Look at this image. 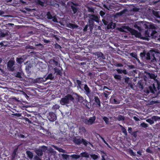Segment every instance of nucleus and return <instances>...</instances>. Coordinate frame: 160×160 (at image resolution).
Instances as JSON below:
<instances>
[{
  "label": "nucleus",
  "instance_id": "obj_1",
  "mask_svg": "<svg viewBox=\"0 0 160 160\" xmlns=\"http://www.w3.org/2000/svg\"><path fill=\"white\" fill-rule=\"evenodd\" d=\"M141 91L145 94H153L155 97L160 94V79H155L153 82H148L144 79H141Z\"/></svg>",
  "mask_w": 160,
  "mask_h": 160
},
{
  "label": "nucleus",
  "instance_id": "obj_2",
  "mask_svg": "<svg viewBox=\"0 0 160 160\" xmlns=\"http://www.w3.org/2000/svg\"><path fill=\"white\" fill-rule=\"evenodd\" d=\"M157 34V32L155 30L147 29L145 32V37H142L141 34V39L148 41L149 40L148 38L150 37L151 36L152 38L155 37H156Z\"/></svg>",
  "mask_w": 160,
  "mask_h": 160
},
{
  "label": "nucleus",
  "instance_id": "obj_3",
  "mask_svg": "<svg viewBox=\"0 0 160 160\" xmlns=\"http://www.w3.org/2000/svg\"><path fill=\"white\" fill-rule=\"evenodd\" d=\"M156 55L157 54L155 52L154 53H152L151 55L149 52L146 54L145 52H143L142 53L141 52V57H145V58L147 60H150L151 59V61L154 62L157 61L155 57Z\"/></svg>",
  "mask_w": 160,
  "mask_h": 160
},
{
  "label": "nucleus",
  "instance_id": "obj_4",
  "mask_svg": "<svg viewBox=\"0 0 160 160\" xmlns=\"http://www.w3.org/2000/svg\"><path fill=\"white\" fill-rule=\"evenodd\" d=\"M74 100V98L72 95L71 94H68L61 99L60 102L62 105H64L68 104L70 101H72Z\"/></svg>",
  "mask_w": 160,
  "mask_h": 160
},
{
  "label": "nucleus",
  "instance_id": "obj_5",
  "mask_svg": "<svg viewBox=\"0 0 160 160\" xmlns=\"http://www.w3.org/2000/svg\"><path fill=\"white\" fill-rule=\"evenodd\" d=\"M84 89L85 94L89 97V98L90 99H93V95L91 93V90L87 84H85L84 85Z\"/></svg>",
  "mask_w": 160,
  "mask_h": 160
},
{
  "label": "nucleus",
  "instance_id": "obj_6",
  "mask_svg": "<svg viewBox=\"0 0 160 160\" xmlns=\"http://www.w3.org/2000/svg\"><path fill=\"white\" fill-rule=\"evenodd\" d=\"M96 119V117L94 116L92 117H91L88 119L85 118L83 119V122L87 125H91L95 123Z\"/></svg>",
  "mask_w": 160,
  "mask_h": 160
},
{
  "label": "nucleus",
  "instance_id": "obj_7",
  "mask_svg": "<svg viewBox=\"0 0 160 160\" xmlns=\"http://www.w3.org/2000/svg\"><path fill=\"white\" fill-rule=\"evenodd\" d=\"M141 23H142L144 27L146 29L152 30L156 29L155 27L153 24H150L148 22H145L141 21Z\"/></svg>",
  "mask_w": 160,
  "mask_h": 160
},
{
  "label": "nucleus",
  "instance_id": "obj_8",
  "mask_svg": "<svg viewBox=\"0 0 160 160\" xmlns=\"http://www.w3.org/2000/svg\"><path fill=\"white\" fill-rule=\"evenodd\" d=\"M127 29L132 35H135L136 38H140V32L128 27H127Z\"/></svg>",
  "mask_w": 160,
  "mask_h": 160
},
{
  "label": "nucleus",
  "instance_id": "obj_9",
  "mask_svg": "<svg viewBox=\"0 0 160 160\" xmlns=\"http://www.w3.org/2000/svg\"><path fill=\"white\" fill-rule=\"evenodd\" d=\"M47 118L51 122L55 121L57 118L56 114L52 112H50L47 115Z\"/></svg>",
  "mask_w": 160,
  "mask_h": 160
},
{
  "label": "nucleus",
  "instance_id": "obj_10",
  "mask_svg": "<svg viewBox=\"0 0 160 160\" xmlns=\"http://www.w3.org/2000/svg\"><path fill=\"white\" fill-rule=\"evenodd\" d=\"M159 117L154 116L151 118L147 119L146 121L150 124H152L154 123V121H156L159 120Z\"/></svg>",
  "mask_w": 160,
  "mask_h": 160
},
{
  "label": "nucleus",
  "instance_id": "obj_11",
  "mask_svg": "<svg viewBox=\"0 0 160 160\" xmlns=\"http://www.w3.org/2000/svg\"><path fill=\"white\" fill-rule=\"evenodd\" d=\"M89 18L92 19L94 22L99 23L100 21V17L98 15H96L94 14H89Z\"/></svg>",
  "mask_w": 160,
  "mask_h": 160
},
{
  "label": "nucleus",
  "instance_id": "obj_12",
  "mask_svg": "<svg viewBox=\"0 0 160 160\" xmlns=\"http://www.w3.org/2000/svg\"><path fill=\"white\" fill-rule=\"evenodd\" d=\"M15 64V61L10 60L8 62L7 68L9 71H13L14 70V67H13Z\"/></svg>",
  "mask_w": 160,
  "mask_h": 160
},
{
  "label": "nucleus",
  "instance_id": "obj_13",
  "mask_svg": "<svg viewBox=\"0 0 160 160\" xmlns=\"http://www.w3.org/2000/svg\"><path fill=\"white\" fill-rule=\"evenodd\" d=\"M110 101L112 103L115 104H118L120 103V101L116 97L113 96L110 99Z\"/></svg>",
  "mask_w": 160,
  "mask_h": 160
},
{
  "label": "nucleus",
  "instance_id": "obj_14",
  "mask_svg": "<svg viewBox=\"0 0 160 160\" xmlns=\"http://www.w3.org/2000/svg\"><path fill=\"white\" fill-rule=\"evenodd\" d=\"M72 141L76 145H79L82 143L81 139L80 138H77L76 137L73 138Z\"/></svg>",
  "mask_w": 160,
  "mask_h": 160
},
{
  "label": "nucleus",
  "instance_id": "obj_15",
  "mask_svg": "<svg viewBox=\"0 0 160 160\" xmlns=\"http://www.w3.org/2000/svg\"><path fill=\"white\" fill-rule=\"evenodd\" d=\"M94 101L96 103L95 104L99 107L101 106V102L98 97L95 96L94 98Z\"/></svg>",
  "mask_w": 160,
  "mask_h": 160
},
{
  "label": "nucleus",
  "instance_id": "obj_16",
  "mask_svg": "<svg viewBox=\"0 0 160 160\" xmlns=\"http://www.w3.org/2000/svg\"><path fill=\"white\" fill-rule=\"evenodd\" d=\"M35 152L39 157L42 156L43 155V151L42 149H38L35 151Z\"/></svg>",
  "mask_w": 160,
  "mask_h": 160
},
{
  "label": "nucleus",
  "instance_id": "obj_17",
  "mask_svg": "<svg viewBox=\"0 0 160 160\" xmlns=\"http://www.w3.org/2000/svg\"><path fill=\"white\" fill-rule=\"evenodd\" d=\"M116 27V24L112 22L110 23L107 26V28L108 29L110 28L114 29Z\"/></svg>",
  "mask_w": 160,
  "mask_h": 160
},
{
  "label": "nucleus",
  "instance_id": "obj_18",
  "mask_svg": "<svg viewBox=\"0 0 160 160\" xmlns=\"http://www.w3.org/2000/svg\"><path fill=\"white\" fill-rule=\"evenodd\" d=\"M34 82L35 83H42L43 82V79L42 78H37L34 80Z\"/></svg>",
  "mask_w": 160,
  "mask_h": 160
},
{
  "label": "nucleus",
  "instance_id": "obj_19",
  "mask_svg": "<svg viewBox=\"0 0 160 160\" xmlns=\"http://www.w3.org/2000/svg\"><path fill=\"white\" fill-rule=\"evenodd\" d=\"M49 63L50 64L54 65L55 66H57L58 65V62L54 59L50 60Z\"/></svg>",
  "mask_w": 160,
  "mask_h": 160
},
{
  "label": "nucleus",
  "instance_id": "obj_20",
  "mask_svg": "<svg viewBox=\"0 0 160 160\" xmlns=\"http://www.w3.org/2000/svg\"><path fill=\"white\" fill-rule=\"evenodd\" d=\"M54 70L55 72L57 73V75H59L60 76H62V72L58 68H54Z\"/></svg>",
  "mask_w": 160,
  "mask_h": 160
},
{
  "label": "nucleus",
  "instance_id": "obj_21",
  "mask_svg": "<svg viewBox=\"0 0 160 160\" xmlns=\"http://www.w3.org/2000/svg\"><path fill=\"white\" fill-rule=\"evenodd\" d=\"M98 58L99 59H103L104 58L103 53L101 52H98L97 54Z\"/></svg>",
  "mask_w": 160,
  "mask_h": 160
},
{
  "label": "nucleus",
  "instance_id": "obj_22",
  "mask_svg": "<svg viewBox=\"0 0 160 160\" xmlns=\"http://www.w3.org/2000/svg\"><path fill=\"white\" fill-rule=\"evenodd\" d=\"M78 26L77 24H73L71 23H69L68 25V27L72 29L77 28Z\"/></svg>",
  "mask_w": 160,
  "mask_h": 160
},
{
  "label": "nucleus",
  "instance_id": "obj_23",
  "mask_svg": "<svg viewBox=\"0 0 160 160\" xmlns=\"http://www.w3.org/2000/svg\"><path fill=\"white\" fill-rule=\"evenodd\" d=\"M76 82L77 83V87L79 88L80 89H82L81 86H82V81L78 79L76 80Z\"/></svg>",
  "mask_w": 160,
  "mask_h": 160
},
{
  "label": "nucleus",
  "instance_id": "obj_24",
  "mask_svg": "<svg viewBox=\"0 0 160 160\" xmlns=\"http://www.w3.org/2000/svg\"><path fill=\"white\" fill-rule=\"evenodd\" d=\"M18 150V148H16L14 150L12 153V159H14L16 156V153Z\"/></svg>",
  "mask_w": 160,
  "mask_h": 160
},
{
  "label": "nucleus",
  "instance_id": "obj_25",
  "mask_svg": "<svg viewBox=\"0 0 160 160\" xmlns=\"http://www.w3.org/2000/svg\"><path fill=\"white\" fill-rule=\"evenodd\" d=\"M112 75L115 79L119 80H121V77L120 75L117 74L115 73L113 74Z\"/></svg>",
  "mask_w": 160,
  "mask_h": 160
},
{
  "label": "nucleus",
  "instance_id": "obj_26",
  "mask_svg": "<svg viewBox=\"0 0 160 160\" xmlns=\"http://www.w3.org/2000/svg\"><path fill=\"white\" fill-rule=\"evenodd\" d=\"M26 153L28 155V157L30 159H32L33 157V154L30 151H27L26 152Z\"/></svg>",
  "mask_w": 160,
  "mask_h": 160
},
{
  "label": "nucleus",
  "instance_id": "obj_27",
  "mask_svg": "<svg viewBox=\"0 0 160 160\" xmlns=\"http://www.w3.org/2000/svg\"><path fill=\"white\" fill-rule=\"evenodd\" d=\"M117 119L119 121L122 120L124 121L125 120V118L124 116L122 115H119L117 117Z\"/></svg>",
  "mask_w": 160,
  "mask_h": 160
},
{
  "label": "nucleus",
  "instance_id": "obj_28",
  "mask_svg": "<svg viewBox=\"0 0 160 160\" xmlns=\"http://www.w3.org/2000/svg\"><path fill=\"white\" fill-rule=\"evenodd\" d=\"M80 154L82 157L88 158L89 157V154L86 152L81 153Z\"/></svg>",
  "mask_w": 160,
  "mask_h": 160
},
{
  "label": "nucleus",
  "instance_id": "obj_29",
  "mask_svg": "<svg viewBox=\"0 0 160 160\" xmlns=\"http://www.w3.org/2000/svg\"><path fill=\"white\" fill-rule=\"evenodd\" d=\"M20 118L24 120L25 122H28L29 123H32V122L27 118L22 116V117Z\"/></svg>",
  "mask_w": 160,
  "mask_h": 160
},
{
  "label": "nucleus",
  "instance_id": "obj_30",
  "mask_svg": "<svg viewBox=\"0 0 160 160\" xmlns=\"http://www.w3.org/2000/svg\"><path fill=\"white\" fill-rule=\"evenodd\" d=\"M16 61L19 64H22L24 61V60L23 58H16Z\"/></svg>",
  "mask_w": 160,
  "mask_h": 160
},
{
  "label": "nucleus",
  "instance_id": "obj_31",
  "mask_svg": "<svg viewBox=\"0 0 160 160\" xmlns=\"http://www.w3.org/2000/svg\"><path fill=\"white\" fill-rule=\"evenodd\" d=\"M120 126L121 128V130L122 132L125 135H127V131L126 129L121 125H120Z\"/></svg>",
  "mask_w": 160,
  "mask_h": 160
},
{
  "label": "nucleus",
  "instance_id": "obj_32",
  "mask_svg": "<svg viewBox=\"0 0 160 160\" xmlns=\"http://www.w3.org/2000/svg\"><path fill=\"white\" fill-rule=\"evenodd\" d=\"M79 132L82 133H84L86 131V130L85 128L83 127H80L79 128Z\"/></svg>",
  "mask_w": 160,
  "mask_h": 160
},
{
  "label": "nucleus",
  "instance_id": "obj_33",
  "mask_svg": "<svg viewBox=\"0 0 160 160\" xmlns=\"http://www.w3.org/2000/svg\"><path fill=\"white\" fill-rule=\"evenodd\" d=\"M81 141L82 143L85 146H87L88 144V142L85 139H83V138H82Z\"/></svg>",
  "mask_w": 160,
  "mask_h": 160
},
{
  "label": "nucleus",
  "instance_id": "obj_34",
  "mask_svg": "<svg viewBox=\"0 0 160 160\" xmlns=\"http://www.w3.org/2000/svg\"><path fill=\"white\" fill-rule=\"evenodd\" d=\"M71 8L74 14H75L78 11V8L76 7L73 6H71Z\"/></svg>",
  "mask_w": 160,
  "mask_h": 160
},
{
  "label": "nucleus",
  "instance_id": "obj_35",
  "mask_svg": "<svg viewBox=\"0 0 160 160\" xmlns=\"http://www.w3.org/2000/svg\"><path fill=\"white\" fill-rule=\"evenodd\" d=\"M47 18L49 19L52 18V16L50 12H48L47 13Z\"/></svg>",
  "mask_w": 160,
  "mask_h": 160
},
{
  "label": "nucleus",
  "instance_id": "obj_36",
  "mask_svg": "<svg viewBox=\"0 0 160 160\" xmlns=\"http://www.w3.org/2000/svg\"><path fill=\"white\" fill-rule=\"evenodd\" d=\"M54 77L53 76L52 73L49 74L46 77L47 79L52 80L53 79Z\"/></svg>",
  "mask_w": 160,
  "mask_h": 160
},
{
  "label": "nucleus",
  "instance_id": "obj_37",
  "mask_svg": "<svg viewBox=\"0 0 160 160\" xmlns=\"http://www.w3.org/2000/svg\"><path fill=\"white\" fill-rule=\"evenodd\" d=\"M37 4L38 5H40L42 6H44V2L40 0H37Z\"/></svg>",
  "mask_w": 160,
  "mask_h": 160
},
{
  "label": "nucleus",
  "instance_id": "obj_38",
  "mask_svg": "<svg viewBox=\"0 0 160 160\" xmlns=\"http://www.w3.org/2000/svg\"><path fill=\"white\" fill-rule=\"evenodd\" d=\"M131 56L134 58L137 59V60L138 61V62H139L140 63V61L139 60V59L137 58V55L136 54L133 53H131Z\"/></svg>",
  "mask_w": 160,
  "mask_h": 160
},
{
  "label": "nucleus",
  "instance_id": "obj_39",
  "mask_svg": "<svg viewBox=\"0 0 160 160\" xmlns=\"http://www.w3.org/2000/svg\"><path fill=\"white\" fill-rule=\"evenodd\" d=\"M153 14L154 16L157 18H160V16L159 15L158 12L157 11H153Z\"/></svg>",
  "mask_w": 160,
  "mask_h": 160
},
{
  "label": "nucleus",
  "instance_id": "obj_40",
  "mask_svg": "<svg viewBox=\"0 0 160 160\" xmlns=\"http://www.w3.org/2000/svg\"><path fill=\"white\" fill-rule=\"evenodd\" d=\"M71 157L72 158L77 159L80 157V156L77 154H73L71 156Z\"/></svg>",
  "mask_w": 160,
  "mask_h": 160
},
{
  "label": "nucleus",
  "instance_id": "obj_41",
  "mask_svg": "<svg viewBox=\"0 0 160 160\" xmlns=\"http://www.w3.org/2000/svg\"><path fill=\"white\" fill-rule=\"evenodd\" d=\"M89 26H94V22L89 18L88 20Z\"/></svg>",
  "mask_w": 160,
  "mask_h": 160
},
{
  "label": "nucleus",
  "instance_id": "obj_42",
  "mask_svg": "<svg viewBox=\"0 0 160 160\" xmlns=\"http://www.w3.org/2000/svg\"><path fill=\"white\" fill-rule=\"evenodd\" d=\"M101 153L102 160H106L105 157L106 156V153H105L103 151H101Z\"/></svg>",
  "mask_w": 160,
  "mask_h": 160
},
{
  "label": "nucleus",
  "instance_id": "obj_43",
  "mask_svg": "<svg viewBox=\"0 0 160 160\" xmlns=\"http://www.w3.org/2000/svg\"><path fill=\"white\" fill-rule=\"evenodd\" d=\"M22 74L21 72H18L16 73L15 76L17 78H22Z\"/></svg>",
  "mask_w": 160,
  "mask_h": 160
},
{
  "label": "nucleus",
  "instance_id": "obj_44",
  "mask_svg": "<svg viewBox=\"0 0 160 160\" xmlns=\"http://www.w3.org/2000/svg\"><path fill=\"white\" fill-rule=\"evenodd\" d=\"M103 119L106 124H108L109 123V119L107 117H104L103 118Z\"/></svg>",
  "mask_w": 160,
  "mask_h": 160
},
{
  "label": "nucleus",
  "instance_id": "obj_45",
  "mask_svg": "<svg viewBox=\"0 0 160 160\" xmlns=\"http://www.w3.org/2000/svg\"><path fill=\"white\" fill-rule=\"evenodd\" d=\"M62 156L63 159L67 160L68 158L69 155L66 154H62Z\"/></svg>",
  "mask_w": 160,
  "mask_h": 160
},
{
  "label": "nucleus",
  "instance_id": "obj_46",
  "mask_svg": "<svg viewBox=\"0 0 160 160\" xmlns=\"http://www.w3.org/2000/svg\"><path fill=\"white\" fill-rule=\"evenodd\" d=\"M88 11L89 12H92L93 13L94 12V10L92 8H90L89 7H88Z\"/></svg>",
  "mask_w": 160,
  "mask_h": 160
},
{
  "label": "nucleus",
  "instance_id": "obj_47",
  "mask_svg": "<svg viewBox=\"0 0 160 160\" xmlns=\"http://www.w3.org/2000/svg\"><path fill=\"white\" fill-rule=\"evenodd\" d=\"M78 99V101L81 102L84 100L83 97L81 96H79Z\"/></svg>",
  "mask_w": 160,
  "mask_h": 160
},
{
  "label": "nucleus",
  "instance_id": "obj_48",
  "mask_svg": "<svg viewBox=\"0 0 160 160\" xmlns=\"http://www.w3.org/2000/svg\"><path fill=\"white\" fill-rule=\"evenodd\" d=\"M141 126L144 128H147L148 127V125L144 122L141 123Z\"/></svg>",
  "mask_w": 160,
  "mask_h": 160
},
{
  "label": "nucleus",
  "instance_id": "obj_49",
  "mask_svg": "<svg viewBox=\"0 0 160 160\" xmlns=\"http://www.w3.org/2000/svg\"><path fill=\"white\" fill-rule=\"evenodd\" d=\"M158 103V101L152 100L150 101L149 102V104L151 105H152L154 104H156Z\"/></svg>",
  "mask_w": 160,
  "mask_h": 160
},
{
  "label": "nucleus",
  "instance_id": "obj_50",
  "mask_svg": "<svg viewBox=\"0 0 160 160\" xmlns=\"http://www.w3.org/2000/svg\"><path fill=\"white\" fill-rule=\"evenodd\" d=\"M137 131L132 132L131 133V134L135 138H136L137 137Z\"/></svg>",
  "mask_w": 160,
  "mask_h": 160
},
{
  "label": "nucleus",
  "instance_id": "obj_51",
  "mask_svg": "<svg viewBox=\"0 0 160 160\" xmlns=\"http://www.w3.org/2000/svg\"><path fill=\"white\" fill-rule=\"evenodd\" d=\"M155 128L157 129H160V122L156 124L155 125Z\"/></svg>",
  "mask_w": 160,
  "mask_h": 160
},
{
  "label": "nucleus",
  "instance_id": "obj_52",
  "mask_svg": "<svg viewBox=\"0 0 160 160\" xmlns=\"http://www.w3.org/2000/svg\"><path fill=\"white\" fill-rule=\"evenodd\" d=\"M52 37L54 38L57 41H58L59 40V38L56 35L53 34L52 35Z\"/></svg>",
  "mask_w": 160,
  "mask_h": 160
},
{
  "label": "nucleus",
  "instance_id": "obj_53",
  "mask_svg": "<svg viewBox=\"0 0 160 160\" xmlns=\"http://www.w3.org/2000/svg\"><path fill=\"white\" fill-rule=\"evenodd\" d=\"M55 48L57 49H60L61 48V46L56 43L55 44Z\"/></svg>",
  "mask_w": 160,
  "mask_h": 160
},
{
  "label": "nucleus",
  "instance_id": "obj_54",
  "mask_svg": "<svg viewBox=\"0 0 160 160\" xmlns=\"http://www.w3.org/2000/svg\"><path fill=\"white\" fill-rule=\"evenodd\" d=\"M129 80V78L127 77L124 78V82L127 83H128Z\"/></svg>",
  "mask_w": 160,
  "mask_h": 160
},
{
  "label": "nucleus",
  "instance_id": "obj_55",
  "mask_svg": "<svg viewBox=\"0 0 160 160\" xmlns=\"http://www.w3.org/2000/svg\"><path fill=\"white\" fill-rule=\"evenodd\" d=\"M88 27L89 25H85L83 29V31L85 32H86L88 30Z\"/></svg>",
  "mask_w": 160,
  "mask_h": 160
},
{
  "label": "nucleus",
  "instance_id": "obj_56",
  "mask_svg": "<svg viewBox=\"0 0 160 160\" xmlns=\"http://www.w3.org/2000/svg\"><path fill=\"white\" fill-rule=\"evenodd\" d=\"M82 102L83 103V104L84 105L86 106L87 105V104L88 103V102L86 100H84Z\"/></svg>",
  "mask_w": 160,
  "mask_h": 160
},
{
  "label": "nucleus",
  "instance_id": "obj_57",
  "mask_svg": "<svg viewBox=\"0 0 160 160\" xmlns=\"http://www.w3.org/2000/svg\"><path fill=\"white\" fill-rule=\"evenodd\" d=\"M34 160H42L40 158H39L38 156L36 155L35 156L34 158Z\"/></svg>",
  "mask_w": 160,
  "mask_h": 160
},
{
  "label": "nucleus",
  "instance_id": "obj_58",
  "mask_svg": "<svg viewBox=\"0 0 160 160\" xmlns=\"http://www.w3.org/2000/svg\"><path fill=\"white\" fill-rule=\"evenodd\" d=\"M68 85L69 86L71 87L72 86V82L69 80L68 81Z\"/></svg>",
  "mask_w": 160,
  "mask_h": 160
},
{
  "label": "nucleus",
  "instance_id": "obj_59",
  "mask_svg": "<svg viewBox=\"0 0 160 160\" xmlns=\"http://www.w3.org/2000/svg\"><path fill=\"white\" fill-rule=\"evenodd\" d=\"M99 13L100 15L102 17L105 14V13L102 11H101Z\"/></svg>",
  "mask_w": 160,
  "mask_h": 160
},
{
  "label": "nucleus",
  "instance_id": "obj_60",
  "mask_svg": "<svg viewBox=\"0 0 160 160\" xmlns=\"http://www.w3.org/2000/svg\"><path fill=\"white\" fill-rule=\"evenodd\" d=\"M92 157L94 159H96L98 158V156L97 155L94 154L92 155Z\"/></svg>",
  "mask_w": 160,
  "mask_h": 160
},
{
  "label": "nucleus",
  "instance_id": "obj_61",
  "mask_svg": "<svg viewBox=\"0 0 160 160\" xmlns=\"http://www.w3.org/2000/svg\"><path fill=\"white\" fill-rule=\"evenodd\" d=\"M118 73L120 74L122 73V70L120 69H117L116 70Z\"/></svg>",
  "mask_w": 160,
  "mask_h": 160
},
{
  "label": "nucleus",
  "instance_id": "obj_62",
  "mask_svg": "<svg viewBox=\"0 0 160 160\" xmlns=\"http://www.w3.org/2000/svg\"><path fill=\"white\" fill-rule=\"evenodd\" d=\"M116 66L118 67H122L123 66V65L121 63H117Z\"/></svg>",
  "mask_w": 160,
  "mask_h": 160
},
{
  "label": "nucleus",
  "instance_id": "obj_63",
  "mask_svg": "<svg viewBox=\"0 0 160 160\" xmlns=\"http://www.w3.org/2000/svg\"><path fill=\"white\" fill-rule=\"evenodd\" d=\"M132 128L131 127H128V132L131 134L132 133Z\"/></svg>",
  "mask_w": 160,
  "mask_h": 160
},
{
  "label": "nucleus",
  "instance_id": "obj_64",
  "mask_svg": "<svg viewBox=\"0 0 160 160\" xmlns=\"http://www.w3.org/2000/svg\"><path fill=\"white\" fill-rule=\"evenodd\" d=\"M14 115L16 116H17V117H21L22 116L21 115V114L20 113H16L14 114Z\"/></svg>",
  "mask_w": 160,
  "mask_h": 160
}]
</instances>
